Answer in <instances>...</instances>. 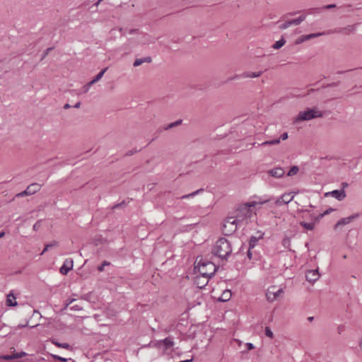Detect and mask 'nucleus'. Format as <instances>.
Masks as SVG:
<instances>
[{
  "label": "nucleus",
  "instance_id": "c03bdc74",
  "mask_svg": "<svg viewBox=\"0 0 362 362\" xmlns=\"http://www.w3.org/2000/svg\"><path fill=\"white\" fill-rule=\"evenodd\" d=\"M71 310H81V308L80 306H78V305H73L70 308Z\"/></svg>",
  "mask_w": 362,
  "mask_h": 362
},
{
  "label": "nucleus",
  "instance_id": "1a4fd4ad",
  "mask_svg": "<svg viewBox=\"0 0 362 362\" xmlns=\"http://www.w3.org/2000/svg\"><path fill=\"white\" fill-rule=\"evenodd\" d=\"M331 196L339 201L343 200L346 197V193L344 189L340 190H333L332 192H329L325 193V197Z\"/></svg>",
  "mask_w": 362,
  "mask_h": 362
},
{
  "label": "nucleus",
  "instance_id": "412c9836",
  "mask_svg": "<svg viewBox=\"0 0 362 362\" xmlns=\"http://www.w3.org/2000/svg\"><path fill=\"white\" fill-rule=\"evenodd\" d=\"M151 62V58L150 57H147L143 59H136L134 62V66H139L144 62L150 63Z\"/></svg>",
  "mask_w": 362,
  "mask_h": 362
},
{
  "label": "nucleus",
  "instance_id": "c9c22d12",
  "mask_svg": "<svg viewBox=\"0 0 362 362\" xmlns=\"http://www.w3.org/2000/svg\"><path fill=\"white\" fill-rule=\"evenodd\" d=\"M291 25V23H290V21H286V22H285V23H282V24H281V25H279V28H280V29H282V30H284V29L288 28V27H290Z\"/></svg>",
  "mask_w": 362,
  "mask_h": 362
},
{
  "label": "nucleus",
  "instance_id": "3c124183",
  "mask_svg": "<svg viewBox=\"0 0 362 362\" xmlns=\"http://www.w3.org/2000/svg\"><path fill=\"white\" fill-rule=\"evenodd\" d=\"M45 57V51H43L41 54V59H44Z\"/></svg>",
  "mask_w": 362,
  "mask_h": 362
},
{
  "label": "nucleus",
  "instance_id": "4c0bfd02",
  "mask_svg": "<svg viewBox=\"0 0 362 362\" xmlns=\"http://www.w3.org/2000/svg\"><path fill=\"white\" fill-rule=\"evenodd\" d=\"M139 151V150H138L137 148H134V149L128 151L126 153L125 156H131L134 155V153H137Z\"/></svg>",
  "mask_w": 362,
  "mask_h": 362
},
{
  "label": "nucleus",
  "instance_id": "a878e982",
  "mask_svg": "<svg viewBox=\"0 0 362 362\" xmlns=\"http://www.w3.org/2000/svg\"><path fill=\"white\" fill-rule=\"evenodd\" d=\"M182 119H178L174 122H172V123H170L168 124V125H166L165 127H164V129L165 130H168V129H170L173 127H177L179 126L180 124H182Z\"/></svg>",
  "mask_w": 362,
  "mask_h": 362
},
{
  "label": "nucleus",
  "instance_id": "ea45409f",
  "mask_svg": "<svg viewBox=\"0 0 362 362\" xmlns=\"http://www.w3.org/2000/svg\"><path fill=\"white\" fill-rule=\"evenodd\" d=\"M332 209H330L329 210H327L323 214H320L318 216L316 217V221H319L321 218H322L325 215L328 214L329 213V211H332Z\"/></svg>",
  "mask_w": 362,
  "mask_h": 362
},
{
  "label": "nucleus",
  "instance_id": "20e7f679",
  "mask_svg": "<svg viewBox=\"0 0 362 362\" xmlns=\"http://www.w3.org/2000/svg\"><path fill=\"white\" fill-rule=\"evenodd\" d=\"M270 199H260L259 201H252L246 203L240 210V213H244L246 218L250 216V208L255 207L257 205H261L269 202Z\"/></svg>",
  "mask_w": 362,
  "mask_h": 362
},
{
  "label": "nucleus",
  "instance_id": "2eb2a0df",
  "mask_svg": "<svg viewBox=\"0 0 362 362\" xmlns=\"http://www.w3.org/2000/svg\"><path fill=\"white\" fill-rule=\"evenodd\" d=\"M25 356H26V353L24 351H21V352H18L16 354L1 356L0 358L4 359V360H12V359L21 358Z\"/></svg>",
  "mask_w": 362,
  "mask_h": 362
},
{
  "label": "nucleus",
  "instance_id": "e433bc0d",
  "mask_svg": "<svg viewBox=\"0 0 362 362\" xmlns=\"http://www.w3.org/2000/svg\"><path fill=\"white\" fill-rule=\"evenodd\" d=\"M252 250L253 248H250L249 247L248 250H247V257L250 259H256V257H253V252H252Z\"/></svg>",
  "mask_w": 362,
  "mask_h": 362
},
{
  "label": "nucleus",
  "instance_id": "8fccbe9b",
  "mask_svg": "<svg viewBox=\"0 0 362 362\" xmlns=\"http://www.w3.org/2000/svg\"><path fill=\"white\" fill-rule=\"evenodd\" d=\"M69 107H71V105L69 103L65 104L64 106V109H68Z\"/></svg>",
  "mask_w": 362,
  "mask_h": 362
},
{
  "label": "nucleus",
  "instance_id": "dca6fc26",
  "mask_svg": "<svg viewBox=\"0 0 362 362\" xmlns=\"http://www.w3.org/2000/svg\"><path fill=\"white\" fill-rule=\"evenodd\" d=\"M263 238V233L258 232L257 235L251 236L249 240V247L254 248L257 242Z\"/></svg>",
  "mask_w": 362,
  "mask_h": 362
},
{
  "label": "nucleus",
  "instance_id": "5701e85b",
  "mask_svg": "<svg viewBox=\"0 0 362 362\" xmlns=\"http://www.w3.org/2000/svg\"><path fill=\"white\" fill-rule=\"evenodd\" d=\"M166 349H170L174 346V341L171 337H167L162 341Z\"/></svg>",
  "mask_w": 362,
  "mask_h": 362
},
{
  "label": "nucleus",
  "instance_id": "4d7b16f0",
  "mask_svg": "<svg viewBox=\"0 0 362 362\" xmlns=\"http://www.w3.org/2000/svg\"><path fill=\"white\" fill-rule=\"evenodd\" d=\"M121 204L116 205L115 207H119Z\"/></svg>",
  "mask_w": 362,
  "mask_h": 362
},
{
  "label": "nucleus",
  "instance_id": "2f4dec72",
  "mask_svg": "<svg viewBox=\"0 0 362 362\" xmlns=\"http://www.w3.org/2000/svg\"><path fill=\"white\" fill-rule=\"evenodd\" d=\"M44 224V221L42 220H40L36 222L33 226V229L35 230H38Z\"/></svg>",
  "mask_w": 362,
  "mask_h": 362
},
{
  "label": "nucleus",
  "instance_id": "9b49d317",
  "mask_svg": "<svg viewBox=\"0 0 362 362\" xmlns=\"http://www.w3.org/2000/svg\"><path fill=\"white\" fill-rule=\"evenodd\" d=\"M305 278L308 281L313 284L320 278L318 269H313L308 271L305 274Z\"/></svg>",
  "mask_w": 362,
  "mask_h": 362
},
{
  "label": "nucleus",
  "instance_id": "cd10ccee",
  "mask_svg": "<svg viewBox=\"0 0 362 362\" xmlns=\"http://www.w3.org/2000/svg\"><path fill=\"white\" fill-rule=\"evenodd\" d=\"M279 143H280V139H276L266 141L262 143L260 145L261 146L276 145V144H279Z\"/></svg>",
  "mask_w": 362,
  "mask_h": 362
},
{
  "label": "nucleus",
  "instance_id": "393cba45",
  "mask_svg": "<svg viewBox=\"0 0 362 362\" xmlns=\"http://www.w3.org/2000/svg\"><path fill=\"white\" fill-rule=\"evenodd\" d=\"M204 189H197L192 193H189V194H185V195H183L180 197V199H189V198H192V197H194V196L199 194V193H201L202 192H203Z\"/></svg>",
  "mask_w": 362,
  "mask_h": 362
},
{
  "label": "nucleus",
  "instance_id": "603ef678",
  "mask_svg": "<svg viewBox=\"0 0 362 362\" xmlns=\"http://www.w3.org/2000/svg\"><path fill=\"white\" fill-rule=\"evenodd\" d=\"M314 317H308V320L310 321V322H312L313 320Z\"/></svg>",
  "mask_w": 362,
  "mask_h": 362
},
{
  "label": "nucleus",
  "instance_id": "a211bd4d",
  "mask_svg": "<svg viewBox=\"0 0 362 362\" xmlns=\"http://www.w3.org/2000/svg\"><path fill=\"white\" fill-rule=\"evenodd\" d=\"M262 74V71H257V72H252V71H247L243 73L240 76L241 78H257L260 76Z\"/></svg>",
  "mask_w": 362,
  "mask_h": 362
},
{
  "label": "nucleus",
  "instance_id": "6ab92c4d",
  "mask_svg": "<svg viewBox=\"0 0 362 362\" xmlns=\"http://www.w3.org/2000/svg\"><path fill=\"white\" fill-rule=\"evenodd\" d=\"M232 296L231 291L230 290H225L221 296L218 298V300L221 302H226L230 299Z\"/></svg>",
  "mask_w": 362,
  "mask_h": 362
},
{
  "label": "nucleus",
  "instance_id": "ddd939ff",
  "mask_svg": "<svg viewBox=\"0 0 362 362\" xmlns=\"http://www.w3.org/2000/svg\"><path fill=\"white\" fill-rule=\"evenodd\" d=\"M293 198L294 195H291V193H285L276 200L275 203L278 206L281 205L282 204H288Z\"/></svg>",
  "mask_w": 362,
  "mask_h": 362
},
{
  "label": "nucleus",
  "instance_id": "473e14b6",
  "mask_svg": "<svg viewBox=\"0 0 362 362\" xmlns=\"http://www.w3.org/2000/svg\"><path fill=\"white\" fill-rule=\"evenodd\" d=\"M110 264V263L109 262L103 261V263L101 264V265L98 267V270L99 272H103L105 266H108Z\"/></svg>",
  "mask_w": 362,
  "mask_h": 362
},
{
  "label": "nucleus",
  "instance_id": "f704fd0d",
  "mask_svg": "<svg viewBox=\"0 0 362 362\" xmlns=\"http://www.w3.org/2000/svg\"><path fill=\"white\" fill-rule=\"evenodd\" d=\"M354 30V26L349 25L341 30V32L345 33H349L351 32H353Z\"/></svg>",
  "mask_w": 362,
  "mask_h": 362
},
{
  "label": "nucleus",
  "instance_id": "c756f323",
  "mask_svg": "<svg viewBox=\"0 0 362 362\" xmlns=\"http://www.w3.org/2000/svg\"><path fill=\"white\" fill-rule=\"evenodd\" d=\"M298 170H299L298 167L294 165V166L291 168V169L289 170L288 173H287V175L288 176H293V175L297 174Z\"/></svg>",
  "mask_w": 362,
  "mask_h": 362
},
{
  "label": "nucleus",
  "instance_id": "58836bf2",
  "mask_svg": "<svg viewBox=\"0 0 362 362\" xmlns=\"http://www.w3.org/2000/svg\"><path fill=\"white\" fill-rule=\"evenodd\" d=\"M51 356L55 358V359H57L60 361H64V362H66L69 359L68 358H63V357H61V356H59L57 355H53V354H51Z\"/></svg>",
  "mask_w": 362,
  "mask_h": 362
},
{
  "label": "nucleus",
  "instance_id": "7c9ffc66",
  "mask_svg": "<svg viewBox=\"0 0 362 362\" xmlns=\"http://www.w3.org/2000/svg\"><path fill=\"white\" fill-rule=\"evenodd\" d=\"M51 341L52 342V344H55L57 346L60 347V348L69 349L70 346L69 344H68L66 343H63V344L58 343V342L55 341L54 339L51 340Z\"/></svg>",
  "mask_w": 362,
  "mask_h": 362
},
{
  "label": "nucleus",
  "instance_id": "f8f14e48",
  "mask_svg": "<svg viewBox=\"0 0 362 362\" xmlns=\"http://www.w3.org/2000/svg\"><path fill=\"white\" fill-rule=\"evenodd\" d=\"M324 35V33H313V34H308L305 35H301L299 37H298L296 40V44L299 45L303 43L305 41L311 40L313 38L319 37Z\"/></svg>",
  "mask_w": 362,
  "mask_h": 362
},
{
  "label": "nucleus",
  "instance_id": "423d86ee",
  "mask_svg": "<svg viewBox=\"0 0 362 362\" xmlns=\"http://www.w3.org/2000/svg\"><path fill=\"white\" fill-rule=\"evenodd\" d=\"M40 189V185L37 183H33L30 185L25 190L16 194L17 197H21L27 195H31L38 192Z\"/></svg>",
  "mask_w": 362,
  "mask_h": 362
},
{
  "label": "nucleus",
  "instance_id": "49530a36",
  "mask_svg": "<svg viewBox=\"0 0 362 362\" xmlns=\"http://www.w3.org/2000/svg\"><path fill=\"white\" fill-rule=\"evenodd\" d=\"M334 7H336L335 4H329V5H327L325 8L329 9V8H332Z\"/></svg>",
  "mask_w": 362,
  "mask_h": 362
},
{
  "label": "nucleus",
  "instance_id": "4468645a",
  "mask_svg": "<svg viewBox=\"0 0 362 362\" xmlns=\"http://www.w3.org/2000/svg\"><path fill=\"white\" fill-rule=\"evenodd\" d=\"M267 173L272 177L279 178L284 175L285 171L282 168L278 167L268 170Z\"/></svg>",
  "mask_w": 362,
  "mask_h": 362
},
{
  "label": "nucleus",
  "instance_id": "0eeeda50",
  "mask_svg": "<svg viewBox=\"0 0 362 362\" xmlns=\"http://www.w3.org/2000/svg\"><path fill=\"white\" fill-rule=\"evenodd\" d=\"M283 293L282 288L276 290L275 287H271L266 293L267 299L269 302H273Z\"/></svg>",
  "mask_w": 362,
  "mask_h": 362
},
{
  "label": "nucleus",
  "instance_id": "79ce46f5",
  "mask_svg": "<svg viewBox=\"0 0 362 362\" xmlns=\"http://www.w3.org/2000/svg\"><path fill=\"white\" fill-rule=\"evenodd\" d=\"M75 300V299H68L65 303V308H67L69 305H71L74 301Z\"/></svg>",
  "mask_w": 362,
  "mask_h": 362
},
{
  "label": "nucleus",
  "instance_id": "a19ab883",
  "mask_svg": "<svg viewBox=\"0 0 362 362\" xmlns=\"http://www.w3.org/2000/svg\"><path fill=\"white\" fill-rule=\"evenodd\" d=\"M57 245V242H56V241H54L52 243H50V244H47V250L49 248H52V247L56 246Z\"/></svg>",
  "mask_w": 362,
  "mask_h": 362
},
{
  "label": "nucleus",
  "instance_id": "7ed1b4c3",
  "mask_svg": "<svg viewBox=\"0 0 362 362\" xmlns=\"http://www.w3.org/2000/svg\"><path fill=\"white\" fill-rule=\"evenodd\" d=\"M323 116L324 112L318 108H308L307 110L300 111L298 113L296 119V122L308 121L315 118L322 117Z\"/></svg>",
  "mask_w": 362,
  "mask_h": 362
},
{
  "label": "nucleus",
  "instance_id": "f03ea898",
  "mask_svg": "<svg viewBox=\"0 0 362 362\" xmlns=\"http://www.w3.org/2000/svg\"><path fill=\"white\" fill-rule=\"evenodd\" d=\"M200 275L211 278L217 270V267L211 262L200 259L195 267Z\"/></svg>",
  "mask_w": 362,
  "mask_h": 362
},
{
  "label": "nucleus",
  "instance_id": "09e8293b",
  "mask_svg": "<svg viewBox=\"0 0 362 362\" xmlns=\"http://www.w3.org/2000/svg\"><path fill=\"white\" fill-rule=\"evenodd\" d=\"M81 105V103L80 102H77L73 107H76V108H78Z\"/></svg>",
  "mask_w": 362,
  "mask_h": 362
},
{
  "label": "nucleus",
  "instance_id": "c85d7f7f",
  "mask_svg": "<svg viewBox=\"0 0 362 362\" xmlns=\"http://www.w3.org/2000/svg\"><path fill=\"white\" fill-rule=\"evenodd\" d=\"M286 43V41L282 38L278 41H276L274 45H273V48L277 49H279L281 48V47H283Z\"/></svg>",
  "mask_w": 362,
  "mask_h": 362
},
{
  "label": "nucleus",
  "instance_id": "39448f33",
  "mask_svg": "<svg viewBox=\"0 0 362 362\" xmlns=\"http://www.w3.org/2000/svg\"><path fill=\"white\" fill-rule=\"evenodd\" d=\"M239 215L236 218H233V217L228 218L225 223H224V228H228V232L233 233L236 230L238 227V223L240 221V219L239 218Z\"/></svg>",
  "mask_w": 362,
  "mask_h": 362
},
{
  "label": "nucleus",
  "instance_id": "f257e3e1",
  "mask_svg": "<svg viewBox=\"0 0 362 362\" xmlns=\"http://www.w3.org/2000/svg\"><path fill=\"white\" fill-rule=\"evenodd\" d=\"M232 252L230 243L225 238L218 239L213 247L212 252L221 259H226Z\"/></svg>",
  "mask_w": 362,
  "mask_h": 362
},
{
  "label": "nucleus",
  "instance_id": "4be33fe9",
  "mask_svg": "<svg viewBox=\"0 0 362 362\" xmlns=\"http://www.w3.org/2000/svg\"><path fill=\"white\" fill-rule=\"evenodd\" d=\"M351 222L350 218L349 217L341 218L337 221V223L334 226V228L337 229L341 226H344Z\"/></svg>",
  "mask_w": 362,
  "mask_h": 362
},
{
  "label": "nucleus",
  "instance_id": "864d4df0",
  "mask_svg": "<svg viewBox=\"0 0 362 362\" xmlns=\"http://www.w3.org/2000/svg\"><path fill=\"white\" fill-rule=\"evenodd\" d=\"M5 235V233L4 232H1L0 233V238H3Z\"/></svg>",
  "mask_w": 362,
  "mask_h": 362
},
{
  "label": "nucleus",
  "instance_id": "f3484780",
  "mask_svg": "<svg viewBox=\"0 0 362 362\" xmlns=\"http://www.w3.org/2000/svg\"><path fill=\"white\" fill-rule=\"evenodd\" d=\"M107 68H105L101 71H100L92 81H90L89 83H87L86 88H89L92 84H93V83L98 82L99 80H100L102 78V77L103 76L104 74L105 73V71H107Z\"/></svg>",
  "mask_w": 362,
  "mask_h": 362
},
{
  "label": "nucleus",
  "instance_id": "bb28decb",
  "mask_svg": "<svg viewBox=\"0 0 362 362\" xmlns=\"http://www.w3.org/2000/svg\"><path fill=\"white\" fill-rule=\"evenodd\" d=\"M305 19V16H300L296 19L290 21L291 25H298Z\"/></svg>",
  "mask_w": 362,
  "mask_h": 362
},
{
  "label": "nucleus",
  "instance_id": "37998d69",
  "mask_svg": "<svg viewBox=\"0 0 362 362\" xmlns=\"http://www.w3.org/2000/svg\"><path fill=\"white\" fill-rule=\"evenodd\" d=\"M280 140H286L288 139V133L287 132H284L283 134H281V136H280Z\"/></svg>",
  "mask_w": 362,
  "mask_h": 362
},
{
  "label": "nucleus",
  "instance_id": "a18cd8bd",
  "mask_svg": "<svg viewBox=\"0 0 362 362\" xmlns=\"http://www.w3.org/2000/svg\"><path fill=\"white\" fill-rule=\"evenodd\" d=\"M358 216H359L358 214H354L349 216V218H350V221H352L354 219H355L356 218H358Z\"/></svg>",
  "mask_w": 362,
  "mask_h": 362
},
{
  "label": "nucleus",
  "instance_id": "6e6d98bb",
  "mask_svg": "<svg viewBox=\"0 0 362 362\" xmlns=\"http://www.w3.org/2000/svg\"><path fill=\"white\" fill-rule=\"evenodd\" d=\"M45 247L43 248L42 250V254L45 253Z\"/></svg>",
  "mask_w": 362,
  "mask_h": 362
},
{
  "label": "nucleus",
  "instance_id": "6e6552de",
  "mask_svg": "<svg viewBox=\"0 0 362 362\" xmlns=\"http://www.w3.org/2000/svg\"><path fill=\"white\" fill-rule=\"evenodd\" d=\"M210 278L198 274L195 276L194 283L199 288H204L208 284Z\"/></svg>",
  "mask_w": 362,
  "mask_h": 362
},
{
  "label": "nucleus",
  "instance_id": "b1692460",
  "mask_svg": "<svg viewBox=\"0 0 362 362\" xmlns=\"http://www.w3.org/2000/svg\"><path fill=\"white\" fill-rule=\"evenodd\" d=\"M300 226H302L305 229L308 230H313L315 228V223L311 222V223H306V222H300Z\"/></svg>",
  "mask_w": 362,
  "mask_h": 362
},
{
  "label": "nucleus",
  "instance_id": "72a5a7b5",
  "mask_svg": "<svg viewBox=\"0 0 362 362\" xmlns=\"http://www.w3.org/2000/svg\"><path fill=\"white\" fill-rule=\"evenodd\" d=\"M265 334L267 337H268L271 339H272L274 337L273 332L269 327H265Z\"/></svg>",
  "mask_w": 362,
  "mask_h": 362
},
{
  "label": "nucleus",
  "instance_id": "9d476101",
  "mask_svg": "<svg viewBox=\"0 0 362 362\" xmlns=\"http://www.w3.org/2000/svg\"><path fill=\"white\" fill-rule=\"evenodd\" d=\"M74 262L72 259H66L63 265L60 268V272L62 274H67V273L73 269Z\"/></svg>",
  "mask_w": 362,
  "mask_h": 362
},
{
  "label": "nucleus",
  "instance_id": "5fc2aeb1",
  "mask_svg": "<svg viewBox=\"0 0 362 362\" xmlns=\"http://www.w3.org/2000/svg\"><path fill=\"white\" fill-rule=\"evenodd\" d=\"M359 346H360V348L362 349V340L360 341Z\"/></svg>",
  "mask_w": 362,
  "mask_h": 362
},
{
  "label": "nucleus",
  "instance_id": "de8ad7c7",
  "mask_svg": "<svg viewBox=\"0 0 362 362\" xmlns=\"http://www.w3.org/2000/svg\"><path fill=\"white\" fill-rule=\"evenodd\" d=\"M247 346L248 349H254V346H253V344H251V343H248V344H247Z\"/></svg>",
  "mask_w": 362,
  "mask_h": 362
},
{
  "label": "nucleus",
  "instance_id": "aec40b11",
  "mask_svg": "<svg viewBox=\"0 0 362 362\" xmlns=\"http://www.w3.org/2000/svg\"><path fill=\"white\" fill-rule=\"evenodd\" d=\"M16 299V298L13 293L8 294L6 298V305L8 306H16L17 305Z\"/></svg>",
  "mask_w": 362,
  "mask_h": 362
}]
</instances>
